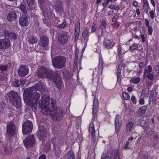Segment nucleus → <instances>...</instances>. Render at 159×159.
<instances>
[{"mask_svg": "<svg viewBox=\"0 0 159 159\" xmlns=\"http://www.w3.org/2000/svg\"><path fill=\"white\" fill-rule=\"evenodd\" d=\"M141 159H148V155H147L146 153L143 152L141 156H140Z\"/></svg>", "mask_w": 159, "mask_h": 159, "instance_id": "obj_48", "label": "nucleus"}, {"mask_svg": "<svg viewBox=\"0 0 159 159\" xmlns=\"http://www.w3.org/2000/svg\"><path fill=\"white\" fill-rule=\"evenodd\" d=\"M98 100L94 98L93 101V117L95 118L97 116V115L98 112Z\"/></svg>", "mask_w": 159, "mask_h": 159, "instance_id": "obj_20", "label": "nucleus"}, {"mask_svg": "<svg viewBox=\"0 0 159 159\" xmlns=\"http://www.w3.org/2000/svg\"><path fill=\"white\" fill-rule=\"evenodd\" d=\"M42 104V111L44 115H50L54 120L60 121L63 117V109L60 107H56V109H49L48 106L50 105L49 102L46 101ZM41 104L42 105V103Z\"/></svg>", "mask_w": 159, "mask_h": 159, "instance_id": "obj_3", "label": "nucleus"}, {"mask_svg": "<svg viewBox=\"0 0 159 159\" xmlns=\"http://www.w3.org/2000/svg\"><path fill=\"white\" fill-rule=\"evenodd\" d=\"M144 77H146L148 79L152 81L154 79V75L153 74L150 73L146 74Z\"/></svg>", "mask_w": 159, "mask_h": 159, "instance_id": "obj_41", "label": "nucleus"}, {"mask_svg": "<svg viewBox=\"0 0 159 159\" xmlns=\"http://www.w3.org/2000/svg\"><path fill=\"white\" fill-rule=\"evenodd\" d=\"M80 30V24L79 21L77 22L75 27V36L78 37Z\"/></svg>", "mask_w": 159, "mask_h": 159, "instance_id": "obj_29", "label": "nucleus"}, {"mask_svg": "<svg viewBox=\"0 0 159 159\" xmlns=\"http://www.w3.org/2000/svg\"><path fill=\"white\" fill-rule=\"evenodd\" d=\"M146 118L147 117L144 116L141 119L139 120L138 121L139 123H140V125L143 128L145 127L144 125L148 122V120L146 119Z\"/></svg>", "mask_w": 159, "mask_h": 159, "instance_id": "obj_30", "label": "nucleus"}, {"mask_svg": "<svg viewBox=\"0 0 159 159\" xmlns=\"http://www.w3.org/2000/svg\"><path fill=\"white\" fill-rule=\"evenodd\" d=\"M149 14H150V17L151 19H153L154 17V14L153 11H151L149 12Z\"/></svg>", "mask_w": 159, "mask_h": 159, "instance_id": "obj_57", "label": "nucleus"}, {"mask_svg": "<svg viewBox=\"0 0 159 159\" xmlns=\"http://www.w3.org/2000/svg\"><path fill=\"white\" fill-rule=\"evenodd\" d=\"M157 94V93L156 89H154L151 91L149 97V103L150 104H152L155 101Z\"/></svg>", "mask_w": 159, "mask_h": 159, "instance_id": "obj_22", "label": "nucleus"}, {"mask_svg": "<svg viewBox=\"0 0 159 159\" xmlns=\"http://www.w3.org/2000/svg\"><path fill=\"white\" fill-rule=\"evenodd\" d=\"M67 159H75L74 152L71 150H70L68 152Z\"/></svg>", "mask_w": 159, "mask_h": 159, "instance_id": "obj_32", "label": "nucleus"}, {"mask_svg": "<svg viewBox=\"0 0 159 159\" xmlns=\"http://www.w3.org/2000/svg\"><path fill=\"white\" fill-rule=\"evenodd\" d=\"M89 31L86 30H84L82 33V36L84 39H86L87 38V40L88 39V36L89 35Z\"/></svg>", "mask_w": 159, "mask_h": 159, "instance_id": "obj_39", "label": "nucleus"}, {"mask_svg": "<svg viewBox=\"0 0 159 159\" xmlns=\"http://www.w3.org/2000/svg\"><path fill=\"white\" fill-rule=\"evenodd\" d=\"M152 69L151 65L148 66L147 68H146L143 72V76H145L146 74L150 73L152 71Z\"/></svg>", "mask_w": 159, "mask_h": 159, "instance_id": "obj_33", "label": "nucleus"}, {"mask_svg": "<svg viewBox=\"0 0 159 159\" xmlns=\"http://www.w3.org/2000/svg\"><path fill=\"white\" fill-rule=\"evenodd\" d=\"M139 102L141 104H143L144 103V99L143 98H141L139 100Z\"/></svg>", "mask_w": 159, "mask_h": 159, "instance_id": "obj_60", "label": "nucleus"}, {"mask_svg": "<svg viewBox=\"0 0 159 159\" xmlns=\"http://www.w3.org/2000/svg\"><path fill=\"white\" fill-rule=\"evenodd\" d=\"M35 137L34 135H30L23 140L24 146L26 148H31L34 146L35 143Z\"/></svg>", "mask_w": 159, "mask_h": 159, "instance_id": "obj_8", "label": "nucleus"}, {"mask_svg": "<svg viewBox=\"0 0 159 159\" xmlns=\"http://www.w3.org/2000/svg\"><path fill=\"white\" fill-rule=\"evenodd\" d=\"M26 40L29 44H33L37 43L38 39L34 34H30L28 35Z\"/></svg>", "mask_w": 159, "mask_h": 159, "instance_id": "obj_21", "label": "nucleus"}, {"mask_svg": "<svg viewBox=\"0 0 159 159\" xmlns=\"http://www.w3.org/2000/svg\"><path fill=\"white\" fill-rule=\"evenodd\" d=\"M122 48L120 46L118 48L117 50L118 53V55H122Z\"/></svg>", "mask_w": 159, "mask_h": 159, "instance_id": "obj_55", "label": "nucleus"}, {"mask_svg": "<svg viewBox=\"0 0 159 159\" xmlns=\"http://www.w3.org/2000/svg\"><path fill=\"white\" fill-rule=\"evenodd\" d=\"M18 7L21 11L23 15H26L27 14V9L28 10V9L26 8L25 5L23 4H21Z\"/></svg>", "mask_w": 159, "mask_h": 159, "instance_id": "obj_31", "label": "nucleus"}, {"mask_svg": "<svg viewBox=\"0 0 159 159\" xmlns=\"http://www.w3.org/2000/svg\"><path fill=\"white\" fill-rule=\"evenodd\" d=\"M46 155L45 154H43L39 156V159H46Z\"/></svg>", "mask_w": 159, "mask_h": 159, "instance_id": "obj_64", "label": "nucleus"}, {"mask_svg": "<svg viewBox=\"0 0 159 159\" xmlns=\"http://www.w3.org/2000/svg\"><path fill=\"white\" fill-rule=\"evenodd\" d=\"M96 25L95 24H94L93 26L91 29V31L92 32H94L96 30Z\"/></svg>", "mask_w": 159, "mask_h": 159, "instance_id": "obj_59", "label": "nucleus"}, {"mask_svg": "<svg viewBox=\"0 0 159 159\" xmlns=\"http://www.w3.org/2000/svg\"><path fill=\"white\" fill-rule=\"evenodd\" d=\"M47 129L43 126H40L37 131V137L39 140H44L46 138Z\"/></svg>", "mask_w": 159, "mask_h": 159, "instance_id": "obj_9", "label": "nucleus"}, {"mask_svg": "<svg viewBox=\"0 0 159 159\" xmlns=\"http://www.w3.org/2000/svg\"><path fill=\"white\" fill-rule=\"evenodd\" d=\"M148 28V33L149 35H152V33L153 29L152 27L150 26L147 27Z\"/></svg>", "mask_w": 159, "mask_h": 159, "instance_id": "obj_52", "label": "nucleus"}, {"mask_svg": "<svg viewBox=\"0 0 159 159\" xmlns=\"http://www.w3.org/2000/svg\"><path fill=\"white\" fill-rule=\"evenodd\" d=\"M8 99L12 103L17 107H19L21 105V101L20 97L14 91H11L7 94Z\"/></svg>", "mask_w": 159, "mask_h": 159, "instance_id": "obj_5", "label": "nucleus"}, {"mask_svg": "<svg viewBox=\"0 0 159 159\" xmlns=\"http://www.w3.org/2000/svg\"><path fill=\"white\" fill-rule=\"evenodd\" d=\"M2 34L5 37L10 38L11 40H16L17 39V35L15 33L13 32L10 33L7 30H3Z\"/></svg>", "mask_w": 159, "mask_h": 159, "instance_id": "obj_19", "label": "nucleus"}, {"mask_svg": "<svg viewBox=\"0 0 159 159\" xmlns=\"http://www.w3.org/2000/svg\"><path fill=\"white\" fill-rule=\"evenodd\" d=\"M11 85L12 86L15 87H18L20 86V82L18 80H15L14 81L12 82L11 83Z\"/></svg>", "mask_w": 159, "mask_h": 159, "instance_id": "obj_40", "label": "nucleus"}, {"mask_svg": "<svg viewBox=\"0 0 159 159\" xmlns=\"http://www.w3.org/2000/svg\"><path fill=\"white\" fill-rule=\"evenodd\" d=\"M119 17V15L116 14L112 18V21L113 22H116L118 20Z\"/></svg>", "mask_w": 159, "mask_h": 159, "instance_id": "obj_47", "label": "nucleus"}, {"mask_svg": "<svg viewBox=\"0 0 159 159\" xmlns=\"http://www.w3.org/2000/svg\"><path fill=\"white\" fill-rule=\"evenodd\" d=\"M138 49V46L136 43L133 44V45L131 46L129 49V50H130L132 51L137 50Z\"/></svg>", "mask_w": 159, "mask_h": 159, "instance_id": "obj_38", "label": "nucleus"}, {"mask_svg": "<svg viewBox=\"0 0 159 159\" xmlns=\"http://www.w3.org/2000/svg\"><path fill=\"white\" fill-rule=\"evenodd\" d=\"M101 159H111L110 157H108L105 154H104V155H103L101 156Z\"/></svg>", "mask_w": 159, "mask_h": 159, "instance_id": "obj_58", "label": "nucleus"}, {"mask_svg": "<svg viewBox=\"0 0 159 159\" xmlns=\"http://www.w3.org/2000/svg\"><path fill=\"white\" fill-rule=\"evenodd\" d=\"M33 128L32 122L30 120H26L22 125V131L24 134H28L30 133Z\"/></svg>", "mask_w": 159, "mask_h": 159, "instance_id": "obj_7", "label": "nucleus"}, {"mask_svg": "<svg viewBox=\"0 0 159 159\" xmlns=\"http://www.w3.org/2000/svg\"><path fill=\"white\" fill-rule=\"evenodd\" d=\"M42 11V14L43 16L44 17V18H46L47 17V15H48L47 12H46L45 11L47 10L46 7H43V9H41Z\"/></svg>", "mask_w": 159, "mask_h": 159, "instance_id": "obj_45", "label": "nucleus"}, {"mask_svg": "<svg viewBox=\"0 0 159 159\" xmlns=\"http://www.w3.org/2000/svg\"><path fill=\"white\" fill-rule=\"evenodd\" d=\"M131 100L134 103L136 104V99L134 96L133 95L131 97Z\"/></svg>", "mask_w": 159, "mask_h": 159, "instance_id": "obj_56", "label": "nucleus"}, {"mask_svg": "<svg viewBox=\"0 0 159 159\" xmlns=\"http://www.w3.org/2000/svg\"><path fill=\"white\" fill-rule=\"evenodd\" d=\"M149 89L148 88L144 89L142 92L141 96L145 97L148 96L149 94Z\"/></svg>", "mask_w": 159, "mask_h": 159, "instance_id": "obj_35", "label": "nucleus"}, {"mask_svg": "<svg viewBox=\"0 0 159 159\" xmlns=\"http://www.w3.org/2000/svg\"><path fill=\"white\" fill-rule=\"evenodd\" d=\"M18 14L19 12L17 10L10 11L7 15V20L11 22L17 20Z\"/></svg>", "mask_w": 159, "mask_h": 159, "instance_id": "obj_11", "label": "nucleus"}, {"mask_svg": "<svg viewBox=\"0 0 159 159\" xmlns=\"http://www.w3.org/2000/svg\"><path fill=\"white\" fill-rule=\"evenodd\" d=\"M103 68V66L102 65V63L101 64L99 63L98 65V68H97L96 69L97 70L98 75L102 74Z\"/></svg>", "mask_w": 159, "mask_h": 159, "instance_id": "obj_34", "label": "nucleus"}, {"mask_svg": "<svg viewBox=\"0 0 159 159\" xmlns=\"http://www.w3.org/2000/svg\"><path fill=\"white\" fill-rule=\"evenodd\" d=\"M7 68V66L6 65H2L0 66V71L1 72L3 71H6Z\"/></svg>", "mask_w": 159, "mask_h": 159, "instance_id": "obj_49", "label": "nucleus"}, {"mask_svg": "<svg viewBox=\"0 0 159 159\" xmlns=\"http://www.w3.org/2000/svg\"><path fill=\"white\" fill-rule=\"evenodd\" d=\"M29 69L26 65H21L18 70V75L21 77H25L29 73Z\"/></svg>", "mask_w": 159, "mask_h": 159, "instance_id": "obj_10", "label": "nucleus"}, {"mask_svg": "<svg viewBox=\"0 0 159 159\" xmlns=\"http://www.w3.org/2000/svg\"><path fill=\"white\" fill-rule=\"evenodd\" d=\"M155 70L157 72L158 74L159 73V65H157L155 66L154 68Z\"/></svg>", "mask_w": 159, "mask_h": 159, "instance_id": "obj_63", "label": "nucleus"}, {"mask_svg": "<svg viewBox=\"0 0 159 159\" xmlns=\"http://www.w3.org/2000/svg\"><path fill=\"white\" fill-rule=\"evenodd\" d=\"M37 76L42 78L46 77L53 80L57 88L59 89H61L63 82L61 77L56 71L49 70L45 67L42 66L38 70Z\"/></svg>", "mask_w": 159, "mask_h": 159, "instance_id": "obj_2", "label": "nucleus"}, {"mask_svg": "<svg viewBox=\"0 0 159 159\" xmlns=\"http://www.w3.org/2000/svg\"><path fill=\"white\" fill-rule=\"evenodd\" d=\"M104 2L102 3V5L103 6L106 8L109 4V2L107 0H104Z\"/></svg>", "mask_w": 159, "mask_h": 159, "instance_id": "obj_53", "label": "nucleus"}, {"mask_svg": "<svg viewBox=\"0 0 159 159\" xmlns=\"http://www.w3.org/2000/svg\"><path fill=\"white\" fill-rule=\"evenodd\" d=\"M129 141H127L126 142V143L125 144L124 146V149H127L128 148V145L129 144Z\"/></svg>", "mask_w": 159, "mask_h": 159, "instance_id": "obj_62", "label": "nucleus"}, {"mask_svg": "<svg viewBox=\"0 0 159 159\" xmlns=\"http://www.w3.org/2000/svg\"><path fill=\"white\" fill-rule=\"evenodd\" d=\"M4 151L5 152H7L8 153H10L12 151L11 148V147H9L8 148L7 147H5Z\"/></svg>", "mask_w": 159, "mask_h": 159, "instance_id": "obj_54", "label": "nucleus"}, {"mask_svg": "<svg viewBox=\"0 0 159 159\" xmlns=\"http://www.w3.org/2000/svg\"><path fill=\"white\" fill-rule=\"evenodd\" d=\"M122 70V66L119 65L118 66L117 69V71L116 72L117 75V80L118 83H120L121 82V71Z\"/></svg>", "mask_w": 159, "mask_h": 159, "instance_id": "obj_27", "label": "nucleus"}, {"mask_svg": "<svg viewBox=\"0 0 159 159\" xmlns=\"http://www.w3.org/2000/svg\"><path fill=\"white\" fill-rule=\"evenodd\" d=\"M45 90L44 85L42 83H39L24 91L23 95L24 101L30 107L33 111L36 110L37 104L40 97V94L36 91L42 93L45 92Z\"/></svg>", "mask_w": 159, "mask_h": 159, "instance_id": "obj_1", "label": "nucleus"}, {"mask_svg": "<svg viewBox=\"0 0 159 159\" xmlns=\"http://www.w3.org/2000/svg\"><path fill=\"white\" fill-rule=\"evenodd\" d=\"M49 39L47 36L43 35L40 37V45L46 50H48Z\"/></svg>", "mask_w": 159, "mask_h": 159, "instance_id": "obj_13", "label": "nucleus"}, {"mask_svg": "<svg viewBox=\"0 0 159 159\" xmlns=\"http://www.w3.org/2000/svg\"><path fill=\"white\" fill-rule=\"evenodd\" d=\"M17 131V127L13 123L10 122L7 124L6 137L7 140L14 136Z\"/></svg>", "mask_w": 159, "mask_h": 159, "instance_id": "obj_6", "label": "nucleus"}, {"mask_svg": "<svg viewBox=\"0 0 159 159\" xmlns=\"http://www.w3.org/2000/svg\"><path fill=\"white\" fill-rule=\"evenodd\" d=\"M43 98H44L43 97L42 98L41 100L40 101H39V106L40 107V108H41V110H42V108L41 106H42V105H43L42 104V105H42L41 104V102L42 103V104H43V103H44V102L46 101H48L49 102L50 105L48 106V108H49V109H50V102H51V106L52 107V109H56L55 106H56V101L54 99H52L51 100H50L49 99V98H48L47 99L45 98L44 100H43Z\"/></svg>", "mask_w": 159, "mask_h": 159, "instance_id": "obj_16", "label": "nucleus"}, {"mask_svg": "<svg viewBox=\"0 0 159 159\" xmlns=\"http://www.w3.org/2000/svg\"><path fill=\"white\" fill-rule=\"evenodd\" d=\"M122 96L124 99L125 100H128L129 98V95L127 93L125 92L123 93Z\"/></svg>", "mask_w": 159, "mask_h": 159, "instance_id": "obj_43", "label": "nucleus"}, {"mask_svg": "<svg viewBox=\"0 0 159 159\" xmlns=\"http://www.w3.org/2000/svg\"><path fill=\"white\" fill-rule=\"evenodd\" d=\"M39 7L41 9H43V7H46L48 3L47 0H38Z\"/></svg>", "mask_w": 159, "mask_h": 159, "instance_id": "obj_26", "label": "nucleus"}, {"mask_svg": "<svg viewBox=\"0 0 159 159\" xmlns=\"http://www.w3.org/2000/svg\"><path fill=\"white\" fill-rule=\"evenodd\" d=\"M147 109V107L145 106L141 107L139 110V113L140 115L144 114Z\"/></svg>", "mask_w": 159, "mask_h": 159, "instance_id": "obj_37", "label": "nucleus"}, {"mask_svg": "<svg viewBox=\"0 0 159 159\" xmlns=\"http://www.w3.org/2000/svg\"><path fill=\"white\" fill-rule=\"evenodd\" d=\"M5 104L3 102H0V111H2L5 107Z\"/></svg>", "mask_w": 159, "mask_h": 159, "instance_id": "obj_51", "label": "nucleus"}, {"mask_svg": "<svg viewBox=\"0 0 159 159\" xmlns=\"http://www.w3.org/2000/svg\"><path fill=\"white\" fill-rule=\"evenodd\" d=\"M116 42L109 39H105L104 40L103 45L105 48L110 49L112 48L116 44Z\"/></svg>", "mask_w": 159, "mask_h": 159, "instance_id": "obj_18", "label": "nucleus"}, {"mask_svg": "<svg viewBox=\"0 0 159 159\" xmlns=\"http://www.w3.org/2000/svg\"><path fill=\"white\" fill-rule=\"evenodd\" d=\"M52 58V64L54 68L61 69L66 66L67 60L66 57L59 56Z\"/></svg>", "mask_w": 159, "mask_h": 159, "instance_id": "obj_4", "label": "nucleus"}, {"mask_svg": "<svg viewBox=\"0 0 159 159\" xmlns=\"http://www.w3.org/2000/svg\"><path fill=\"white\" fill-rule=\"evenodd\" d=\"M149 5L148 3L143 4V8L144 11L147 13L148 10Z\"/></svg>", "mask_w": 159, "mask_h": 159, "instance_id": "obj_46", "label": "nucleus"}, {"mask_svg": "<svg viewBox=\"0 0 159 159\" xmlns=\"http://www.w3.org/2000/svg\"><path fill=\"white\" fill-rule=\"evenodd\" d=\"M121 125V117L119 115H117L115 118V131L117 133L119 132Z\"/></svg>", "mask_w": 159, "mask_h": 159, "instance_id": "obj_17", "label": "nucleus"}, {"mask_svg": "<svg viewBox=\"0 0 159 159\" xmlns=\"http://www.w3.org/2000/svg\"><path fill=\"white\" fill-rule=\"evenodd\" d=\"M68 36L67 34L64 32L60 33L58 35L59 42L62 44L66 43L68 40Z\"/></svg>", "mask_w": 159, "mask_h": 159, "instance_id": "obj_14", "label": "nucleus"}, {"mask_svg": "<svg viewBox=\"0 0 159 159\" xmlns=\"http://www.w3.org/2000/svg\"><path fill=\"white\" fill-rule=\"evenodd\" d=\"M88 129L91 136L93 138L95 136V131L94 127V125L93 123L91 122L89 124Z\"/></svg>", "mask_w": 159, "mask_h": 159, "instance_id": "obj_25", "label": "nucleus"}, {"mask_svg": "<svg viewBox=\"0 0 159 159\" xmlns=\"http://www.w3.org/2000/svg\"><path fill=\"white\" fill-rule=\"evenodd\" d=\"M10 45V42L9 39L7 38L0 39V48L6 49L8 48Z\"/></svg>", "mask_w": 159, "mask_h": 159, "instance_id": "obj_15", "label": "nucleus"}, {"mask_svg": "<svg viewBox=\"0 0 159 159\" xmlns=\"http://www.w3.org/2000/svg\"><path fill=\"white\" fill-rule=\"evenodd\" d=\"M34 24L35 26L38 27L39 26V23L37 20H34Z\"/></svg>", "mask_w": 159, "mask_h": 159, "instance_id": "obj_61", "label": "nucleus"}, {"mask_svg": "<svg viewBox=\"0 0 159 159\" xmlns=\"http://www.w3.org/2000/svg\"><path fill=\"white\" fill-rule=\"evenodd\" d=\"M55 6L56 11L58 12H62L63 11V3L61 2L58 0H57Z\"/></svg>", "mask_w": 159, "mask_h": 159, "instance_id": "obj_23", "label": "nucleus"}, {"mask_svg": "<svg viewBox=\"0 0 159 159\" xmlns=\"http://www.w3.org/2000/svg\"><path fill=\"white\" fill-rule=\"evenodd\" d=\"M66 25V22H64L60 25H57V27L60 29H62L65 28Z\"/></svg>", "mask_w": 159, "mask_h": 159, "instance_id": "obj_44", "label": "nucleus"}, {"mask_svg": "<svg viewBox=\"0 0 159 159\" xmlns=\"http://www.w3.org/2000/svg\"><path fill=\"white\" fill-rule=\"evenodd\" d=\"M133 125L131 122L128 123L126 125V129L128 131H130Z\"/></svg>", "mask_w": 159, "mask_h": 159, "instance_id": "obj_42", "label": "nucleus"}, {"mask_svg": "<svg viewBox=\"0 0 159 159\" xmlns=\"http://www.w3.org/2000/svg\"><path fill=\"white\" fill-rule=\"evenodd\" d=\"M27 2L28 7L31 10L35 9L36 7V3L33 0H27Z\"/></svg>", "mask_w": 159, "mask_h": 159, "instance_id": "obj_28", "label": "nucleus"}, {"mask_svg": "<svg viewBox=\"0 0 159 159\" xmlns=\"http://www.w3.org/2000/svg\"><path fill=\"white\" fill-rule=\"evenodd\" d=\"M30 22L29 17L27 16L23 15L19 19V23L21 26L25 27L29 25Z\"/></svg>", "mask_w": 159, "mask_h": 159, "instance_id": "obj_12", "label": "nucleus"}, {"mask_svg": "<svg viewBox=\"0 0 159 159\" xmlns=\"http://www.w3.org/2000/svg\"><path fill=\"white\" fill-rule=\"evenodd\" d=\"M140 80V78L139 77L133 78L131 80H130V82L135 84H136L139 83Z\"/></svg>", "mask_w": 159, "mask_h": 159, "instance_id": "obj_36", "label": "nucleus"}, {"mask_svg": "<svg viewBox=\"0 0 159 159\" xmlns=\"http://www.w3.org/2000/svg\"><path fill=\"white\" fill-rule=\"evenodd\" d=\"M114 159H120V153L118 151H115L114 153Z\"/></svg>", "mask_w": 159, "mask_h": 159, "instance_id": "obj_50", "label": "nucleus"}, {"mask_svg": "<svg viewBox=\"0 0 159 159\" xmlns=\"http://www.w3.org/2000/svg\"><path fill=\"white\" fill-rule=\"evenodd\" d=\"M62 71L63 77L66 81H68L72 78V74L70 72L65 69H63Z\"/></svg>", "mask_w": 159, "mask_h": 159, "instance_id": "obj_24", "label": "nucleus"}]
</instances>
